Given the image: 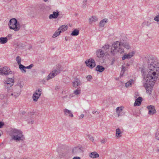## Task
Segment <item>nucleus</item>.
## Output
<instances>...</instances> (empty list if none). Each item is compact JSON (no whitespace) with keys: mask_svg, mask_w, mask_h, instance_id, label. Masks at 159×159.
<instances>
[{"mask_svg":"<svg viewBox=\"0 0 159 159\" xmlns=\"http://www.w3.org/2000/svg\"><path fill=\"white\" fill-rule=\"evenodd\" d=\"M72 86L74 87L77 88L81 85V82L80 80L76 78L72 82Z\"/></svg>","mask_w":159,"mask_h":159,"instance_id":"obj_13","label":"nucleus"},{"mask_svg":"<svg viewBox=\"0 0 159 159\" xmlns=\"http://www.w3.org/2000/svg\"><path fill=\"white\" fill-rule=\"evenodd\" d=\"M83 7H85L86 5L87 4V0H83Z\"/></svg>","mask_w":159,"mask_h":159,"instance_id":"obj_40","label":"nucleus"},{"mask_svg":"<svg viewBox=\"0 0 159 159\" xmlns=\"http://www.w3.org/2000/svg\"><path fill=\"white\" fill-rule=\"evenodd\" d=\"M123 107L122 106H121L120 107H117L116 109V112L118 116H121L122 115V111H123Z\"/></svg>","mask_w":159,"mask_h":159,"instance_id":"obj_19","label":"nucleus"},{"mask_svg":"<svg viewBox=\"0 0 159 159\" xmlns=\"http://www.w3.org/2000/svg\"><path fill=\"white\" fill-rule=\"evenodd\" d=\"M5 97V96L4 94H0V99H3Z\"/></svg>","mask_w":159,"mask_h":159,"instance_id":"obj_42","label":"nucleus"},{"mask_svg":"<svg viewBox=\"0 0 159 159\" xmlns=\"http://www.w3.org/2000/svg\"><path fill=\"white\" fill-rule=\"evenodd\" d=\"M79 33V30L76 29L74 30L70 34V35L72 36H76L78 35Z\"/></svg>","mask_w":159,"mask_h":159,"instance_id":"obj_28","label":"nucleus"},{"mask_svg":"<svg viewBox=\"0 0 159 159\" xmlns=\"http://www.w3.org/2000/svg\"><path fill=\"white\" fill-rule=\"evenodd\" d=\"M66 96H64V97H62V98L63 99H64L65 98H66Z\"/></svg>","mask_w":159,"mask_h":159,"instance_id":"obj_54","label":"nucleus"},{"mask_svg":"<svg viewBox=\"0 0 159 159\" xmlns=\"http://www.w3.org/2000/svg\"><path fill=\"white\" fill-rule=\"evenodd\" d=\"M134 52H133L129 53L127 54L124 55L122 57V60H125L126 59H129L132 57L134 55Z\"/></svg>","mask_w":159,"mask_h":159,"instance_id":"obj_16","label":"nucleus"},{"mask_svg":"<svg viewBox=\"0 0 159 159\" xmlns=\"http://www.w3.org/2000/svg\"><path fill=\"white\" fill-rule=\"evenodd\" d=\"M107 141V139L106 138H104L100 140V142L102 144H105Z\"/></svg>","mask_w":159,"mask_h":159,"instance_id":"obj_38","label":"nucleus"},{"mask_svg":"<svg viewBox=\"0 0 159 159\" xmlns=\"http://www.w3.org/2000/svg\"><path fill=\"white\" fill-rule=\"evenodd\" d=\"M86 78L89 81L91 79H92V76L90 75H89L87 76Z\"/></svg>","mask_w":159,"mask_h":159,"instance_id":"obj_41","label":"nucleus"},{"mask_svg":"<svg viewBox=\"0 0 159 159\" xmlns=\"http://www.w3.org/2000/svg\"><path fill=\"white\" fill-rule=\"evenodd\" d=\"M29 123L30 124H33L34 123V120H31L30 121H29Z\"/></svg>","mask_w":159,"mask_h":159,"instance_id":"obj_49","label":"nucleus"},{"mask_svg":"<svg viewBox=\"0 0 159 159\" xmlns=\"http://www.w3.org/2000/svg\"><path fill=\"white\" fill-rule=\"evenodd\" d=\"M147 108L148 110V114L151 115H153L156 113L155 107L152 105L148 106Z\"/></svg>","mask_w":159,"mask_h":159,"instance_id":"obj_11","label":"nucleus"},{"mask_svg":"<svg viewBox=\"0 0 159 159\" xmlns=\"http://www.w3.org/2000/svg\"><path fill=\"white\" fill-rule=\"evenodd\" d=\"M65 40L66 41H67L68 40V39L66 37H65Z\"/></svg>","mask_w":159,"mask_h":159,"instance_id":"obj_53","label":"nucleus"},{"mask_svg":"<svg viewBox=\"0 0 159 159\" xmlns=\"http://www.w3.org/2000/svg\"><path fill=\"white\" fill-rule=\"evenodd\" d=\"M74 93L76 95L80 94L81 93V89L79 88L74 91Z\"/></svg>","mask_w":159,"mask_h":159,"instance_id":"obj_34","label":"nucleus"},{"mask_svg":"<svg viewBox=\"0 0 159 159\" xmlns=\"http://www.w3.org/2000/svg\"><path fill=\"white\" fill-rule=\"evenodd\" d=\"M73 95L72 94H70L69 96V98H71L72 97H73Z\"/></svg>","mask_w":159,"mask_h":159,"instance_id":"obj_52","label":"nucleus"},{"mask_svg":"<svg viewBox=\"0 0 159 159\" xmlns=\"http://www.w3.org/2000/svg\"><path fill=\"white\" fill-rule=\"evenodd\" d=\"M5 83H10L14 84V80L12 78H9L7 79V80L4 82Z\"/></svg>","mask_w":159,"mask_h":159,"instance_id":"obj_32","label":"nucleus"},{"mask_svg":"<svg viewBox=\"0 0 159 159\" xmlns=\"http://www.w3.org/2000/svg\"><path fill=\"white\" fill-rule=\"evenodd\" d=\"M156 151L157 152H159V147H157Z\"/></svg>","mask_w":159,"mask_h":159,"instance_id":"obj_50","label":"nucleus"},{"mask_svg":"<svg viewBox=\"0 0 159 159\" xmlns=\"http://www.w3.org/2000/svg\"><path fill=\"white\" fill-rule=\"evenodd\" d=\"M154 20L156 21H159V15L156 16L154 18Z\"/></svg>","mask_w":159,"mask_h":159,"instance_id":"obj_39","label":"nucleus"},{"mask_svg":"<svg viewBox=\"0 0 159 159\" xmlns=\"http://www.w3.org/2000/svg\"><path fill=\"white\" fill-rule=\"evenodd\" d=\"M134 80H130L128 82H127L125 84V86L126 87H129L131 86L132 84L134 83Z\"/></svg>","mask_w":159,"mask_h":159,"instance_id":"obj_30","label":"nucleus"},{"mask_svg":"<svg viewBox=\"0 0 159 159\" xmlns=\"http://www.w3.org/2000/svg\"><path fill=\"white\" fill-rule=\"evenodd\" d=\"M61 33V31H59V30H56L53 35L52 36V38H55L57 37V36L60 35Z\"/></svg>","mask_w":159,"mask_h":159,"instance_id":"obj_31","label":"nucleus"},{"mask_svg":"<svg viewBox=\"0 0 159 159\" xmlns=\"http://www.w3.org/2000/svg\"><path fill=\"white\" fill-rule=\"evenodd\" d=\"M92 139H92V140H93V141L94 140V139L93 138H92Z\"/></svg>","mask_w":159,"mask_h":159,"instance_id":"obj_56","label":"nucleus"},{"mask_svg":"<svg viewBox=\"0 0 159 159\" xmlns=\"http://www.w3.org/2000/svg\"><path fill=\"white\" fill-rule=\"evenodd\" d=\"M84 152L83 148L80 145L75 146L72 148V153L75 155L83 156Z\"/></svg>","mask_w":159,"mask_h":159,"instance_id":"obj_6","label":"nucleus"},{"mask_svg":"<svg viewBox=\"0 0 159 159\" xmlns=\"http://www.w3.org/2000/svg\"><path fill=\"white\" fill-rule=\"evenodd\" d=\"M121 43L119 41H116L112 44L111 51V55H114L118 52L122 53L124 52V50L121 48Z\"/></svg>","mask_w":159,"mask_h":159,"instance_id":"obj_4","label":"nucleus"},{"mask_svg":"<svg viewBox=\"0 0 159 159\" xmlns=\"http://www.w3.org/2000/svg\"><path fill=\"white\" fill-rule=\"evenodd\" d=\"M8 41V39L7 37H2L0 38V43L4 44L6 43Z\"/></svg>","mask_w":159,"mask_h":159,"instance_id":"obj_25","label":"nucleus"},{"mask_svg":"<svg viewBox=\"0 0 159 159\" xmlns=\"http://www.w3.org/2000/svg\"><path fill=\"white\" fill-rule=\"evenodd\" d=\"M89 156L91 158H94L99 157V155L97 152H91Z\"/></svg>","mask_w":159,"mask_h":159,"instance_id":"obj_24","label":"nucleus"},{"mask_svg":"<svg viewBox=\"0 0 159 159\" xmlns=\"http://www.w3.org/2000/svg\"><path fill=\"white\" fill-rule=\"evenodd\" d=\"M44 2H47V1L48 0H43Z\"/></svg>","mask_w":159,"mask_h":159,"instance_id":"obj_55","label":"nucleus"},{"mask_svg":"<svg viewBox=\"0 0 159 159\" xmlns=\"http://www.w3.org/2000/svg\"><path fill=\"white\" fill-rule=\"evenodd\" d=\"M34 65L33 64H31L30 65L27 66H25L23 65H20V69L22 72L25 73L26 72V70H25V69H30Z\"/></svg>","mask_w":159,"mask_h":159,"instance_id":"obj_14","label":"nucleus"},{"mask_svg":"<svg viewBox=\"0 0 159 159\" xmlns=\"http://www.w3.org/2000/svg\"><path fill=\"white\" fill-rule=\"evenodd\" d=\"M121 45L127 49H128L130 48V46L127 42L121 43Z\"/></svg>","mask_w":159,"mask_h":159,"instance_id":"obj_29","label":"nucleus"},{"mask_svg":"<svg viewBox=\"0 0 159 159\" xmlns=\"http://www.w3.org/2000/svg\"><path fill=\"white\" fill-rule=\"evenodd\" d=\"M8 25L11 29L15 31H19L20 28V23L15 18H12L10 20Z\"/></svg>","mask_w":159,"mask_h":159,"instance_id":"obj_5","label":"nucleus"},{"mask_svg":"<svg viewBox=\"0 0 159 159\" xmlns=\"http://www.w3.org/2000/svg\"><path fill=\"white\" fill-rule=\"evenodd\" d=\"M11 36H12V35L11 34H9L7 36L8 37L11 38Z\"/></svg>","mask_w":159,"mask_h":159,"instance_id":"obj_51","label":"nucleus"},{"mask_svg":"<svg viewBox=\"0 0 159 159\" xmlns=\"http://www.w3.org/2000/svg\"><path fill=\"white\" fill-rule=\"evenodd\" d=\"M110 46L107 44H106L104 46H103L102 48L106 50L108 49L109 48Z\"/></svg>","mask_w":159,"mask_h":159,"instance_id":"obj_37","label":"nucleus"},{"mask_svg":"<svg viewBox=\"0 0 159 159\" xmlns=\"http://www.w3.org/2000/svg\"><path fill=\"white\" fill-rule=\"evenodd\" d=\"M22 87L23 85L21 84H18L13 89L7 90V95L13 96L15 98H17L20 94Z\"/></svg>","mask_w":159,"mask_h":159,"instance_id":"obj_3","label":"nucleus"},{"mask_svg":"<svg viewBox=\"0 0 159 159\" xmlns=\"http://www.w3.org/2000/svg\"><path fill=\"white\" fill-rule=\"evenodd\" d=\"M92 113L93 114H95L97 113L98 114H99V112L97 111H93L92 112Z\"/></svg>","mask_w":159,"mask_h":159,"instance_id":"obj_47","label":"nucleus"},{"mask_svg":"<svg viewBox=\"0 0 159 159\" xmlns=\"http://www.w3.org/2000/svg\"><path fill=\"white\" fill-rule=\"evenodd\" d=\"M63 111L64 114L66 116L70 117H73V114L72 112L70 110L66 108H65L63 110Z\"/></svg>","mask_w":159,"mask_h":159,"instance_id":"obj_12","label":"nucleus"},{"mask_svg":"<svg viewBox=\"0 0 159 159\" xmlns=\"http://www.w3.org/2000/svg\"><path fill=\"white\" fill-rule=\"evenodd\" d=\"M155 137L157 140H159V129H158L156 133Z\"/></svg>","mask_w":159,"mask_h":159,"instance_id":"obj_35","label":"nucleus"},{"mask_svg":"<svg viewBox=\"0 0 159 159\" xmlns=\"http://www.w3.org/2000/svg\"><path fill=\"white\" fill-rule=\"evenodd\" d=\"M134 97L136 98L135 101L134 103V107L138 106H139V96L138 92H136L135 93Z\"/></svg>","mask_w":159,"mask_h":159,"instance_id":"obj_15","label":"nucleus"},{"mask_svg":"<svg viewBox=\"0 0 159 159\" xmlns=\"http://www.w3.org/2000/svg\"><path fill=\"white\" fill-rule=\"evenodd\" d=\"M95 70L97 71L102 72L105 70V68L102 66L98 65L96 67Z\"/></svg>","mask_w":159,"mask_h":159,"instance_id":"obj_22","label":"nucleus"},{"mask_svg":"<svg viewBox=\"0 0 159 159\" xmlns=\"http://www.w3.org/2000/svg\"><path fill=\"white\" fill-rule=\"evenodd\" d=\"M122 132L119 128L117 129L116 130L115 136L117 139L120 138L122 136Z\"/></svg>","mask_w":159,"mask_h":159,"instance_id":"obj_21","label":"nucleus"},{"mask_svg":"<svg viewBox=\"0 0 159 159\" xmlns=\"http://www.w3.org/2000/svg\"><path fill=\"white\" fill-rule=\"evenodd\" d=\"M96 54L98 57L101 58L104 55V52L102 50L99 49L97 51Z\"/></svg>","mask_w":159,"mask_h":159,"instance_id":"obj_18","label":"nucleus"},{"mask_svg":"<svg viewBox=\"0 0 159 159\" xmlns=\"http://www.w3.org/2000/svg\"><path fill=\"white\" fill-rule=\"evenodd\" d=\"M125 67H124L122 68V70L121 72V73L120 75V76H123V74H121L122 72L123 71V72L124 73V72L125 71Z\"/></svg>","mask_w":159,"mask_h":159,"instance_id":"obj_43","label":"nucleus"},{"mask_svg":"<svg viewBox=\"0 0 159 159\" xmlns=\"http://www.w3.org/2000/svg\"><path fill=\"white\" fill-rule=\"evenodd\" d=\"M39 9L41 11H44L45 9V6L44 5H40L39 7Z\"/></svg>","mask_w":159,"mask_h":159,"instance_id":"obj_36","label":"nucleus"},{"mask_svg":"<svg viewBox=\"0 0 159 159\" xmlns=\"http://www.w3.org/2000/svg\"><path fill=\"white\" fill-rule=\"evenodd\" d=\"M41 94V89H38L36 90L33 96V100L34 102H37Z\"/></svg>","mask_w":159,"mask_h":159,"instance_id":"obj_9","label":"nucleus"},{"mask_svg":"<svg viewBox=\"0 0 159 159\" xmlns=\"http://www.w3.org/2000/svg\"><path fill=\"white\" fill-rule=\"evenodd\" d=\"M84 117V114H81V115L79 117V119H82Z\"/></svg>","mask_w":159,"mask_h":159,"instance_id":"obj_45","label":"nucleus"},{"mask_svg":"<svg viewBox=\"0 0 159 159\" xmlns=\"http://www.w3.org/2000/svg\"><path fill=\"white\" fill-rule=\"evenodd\" d=\"M12 140L16 142H20L23 141L25 139V137L23 133L20 129H12L10 133Z\"/></svg>","mask_w":159,"mask_h":159,"instance_id":"obj_2","label":"nucleus"},{"mask_svg":"<svg viewBox=\"0 0 159 159\" xmlns=\"http://www.w3.org/2000/svg\"><path fill=\"white\" fill-rule=\"evenodd\" d=\"M13 85V84H11L9 83L4 82V85L6 88V89H7V91L8 89H10V87H11Z\"/></svg>","mask_w":159,"mask_h":159,"instance_id":"obj_27","label":"nucleus"},{"mask_svg":"<svg viewBox=\"0 0 159 159\" xmlns=\"http://www.w3.org/2000/svg\"><path fill=\"white\" fill-rule=\"evenodd\" d=\"M60 73V70L59 69H57L54 70L47 77V80H48L52 78H53L54 76H56L58 74Z\"/></svg>","mask_w":159,"mask_h":159,"instance_id":"obj_10","label":"nucleus"},{"mask_svg":"<svg viewBox=\"0 0 159 159\" xmlns=\"http://www.w3.org/2000/svg\"><path fill=\"white\" fill-rule=\"evenodd\" d=\"M59 12L58 11H54L52 14L49 15V18L50 19H56L59 16Z\"/></svg>","mask_w":159,"mask_h":159,"instance_id":"obj_17","label":"nucleus"},{"mask_svg":"<svg viewBox=\"0 0 159 159\" xmlns=\"http://www.w3.org/2000/svg\"><path fill=\"white\" fill-rule=\"evenodd\" d=\"M145 58L146 59L148 71L145 80L144 75L146 73V70L145 68L142 69L141 73L144 79L143 85L146 89L147 93L150 94L152 87L159 76V60L151 55L147 56Z\"/></svg>","mask_w":159,"mask_h":159,"instance_id":"obj_1","label":"nucleus"},{"mask_svg":"<svg viewBox=\"0 0 159 159\" xmlns=\"http://www.w3.org/2000/svg\"><path fill=\"white\" fill-rule=\"evenodd\" d=\"M86 65L91 69L95 66L96 63L95 60L93 58H90L85 61Z\"/></svg>","mask_w":159,"mask_h":159,"instance_id":"obj_8","label":"nucleus"},{"mask_svg":"<svg viewBox=\"0 0 159 159\" xmlns=\"http://www.w3.org/2000/svg\"><path fill=\"white\" fill-rule=\"evenodd\" d=\"M143 101V98L142 97H140V105L141 104V102Z\"/></svg>","mask_w":159,"mask_h":159,"instance_id":"obj_48","label":"nucleus"},{"mask_svg":"<svg viewBox=\"0 0 159 159\" xmlns=\"http://www.w3.org/2000/svg\"><path fill=\"white\" fill-rule=\"evenodd\" d=\"M98 20V18L96 16H91L90 18H89V23L90 24H92L93 22L97 21Z\"/></svg>","mask_w":159,"mask_h":159,"instance_id":"obj_20","label":"nucleus"},{"mask_svg":"<svg viewBox=\"0 0 159 159\" xmlns=\"http://www.w3.org/2000/svg\"><path fill=\"white\" fill-rule=\"evenodd\" d=\"M16 60L17 62V63L19 65V67L20 68V65H22L21 64V59L20 57L17 56L16 58Z\"/></svg>","mask_w":159,"mask_h":159,"instance_id":"obj_33","label":"nucleus"},{"mask_svg":"<svg viewBox=\"0 0 159 159\" xmlns=\"http://www.w3.org/2000/svg\"><path fill=\"white\" fill-rule=\"evenodd\" d=\"M68 28V26L66 25H63L61 26L58 29V30L62 32H64Z\"/></svg>","mask_w":159,"mask_h":159,"instance_id":"obj_23","label":"nucleus"},{"mask_svg":"<svg viewBox=\"0 0 159 159\" xmlns=\"http://www.w3.org/2000/svg\"><path fill=\"white\" fill-rule=\"evenodd\" d=\"M4 125V124L3 122H0V128H2Z\"/></svg>","mask_w":159,"mask_h":159,"instance_id":"obj_44","label":"nucleus"},{"mask_svg":"<svg viewBox=\"0 0 159 159\" xmlns=\"http://www.w3.org/2000/svg\"><path fill=\"white\" fill-rule=\"evenodd\" d=\"M107 19H104L100 21L99 23V26L101 27H103L106 23L107 22Z\"/></svg>","mask_w":159,"mask_h":159,"instance_id":"obj_26","label":"nucleus"},{"mask_svg":"<svg viewBox=\"0 0 159 159\" xmlns=\"http://www.w3.org/2000/svg\"><path fill=\"white\" fill-rule=\"evenodd\" d=\"M73 159H81V158L79 157H75L73 158Z\"/></svg>","mask_w":159,"mask_h":159,"instance_id":"obj_46","label":"nucleus"},{"mask_svg":"<svg viewBox=\"0 0 159 159\" xmlns=\"http://www.w3.org/2000/svg\"><path fill=\"white\" fill-rule=\"evenodd\" d=\"M92 139H92V140H93V141L94 140V139L93 138H92Z\"/></svg>","mask_w":159,"mask_h":159,"instance_id":"obj_57","label":"nucleus"},{"mask_svg":"<svg viewBox=\"0 0 159 159\" xmlns=\"http://www.w3.org/2000/svg\"><path fill=\"white\" fill-rule=\"evenodd\" d=\"M12 73L9 67L4 66L0 68V74L1 75H7L12 74Z\"/></svg>","mask_w":159,"mask_h":159,"instance_id":"obj_7","label":"nucleus"}]
</instances>
